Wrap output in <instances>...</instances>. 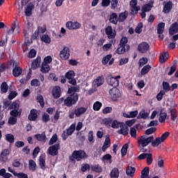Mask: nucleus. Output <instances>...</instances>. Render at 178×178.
<instances>
[{"label": "nucleus", "mask_w": 178, "mask_h": 178, "mask_svg": "<svg viewBox=\"0 0 178 178\" xmlns=\"http://www.w3.org/2000/svg\"><path fill=\"white\" fill-rule=\"evenodd\" d=\"M150 143H152V147H159V144H162V141L161 140L160 138L157 137L154 140V136L147 138L145 135H143L138 140V144L141 145L143 148L147 147L148 144H150Z\"/></svg>", "instance_id": "obj_1"}, {"label": "nucleus", "mask_w": 178, "mask_h": 178, "mask_svg": "<svg viewBox=\"0 0 178 178\" xmlns=\"http://www.w3.org/2000/svg\"><path fill=\"white\" fill-rule=\"evenodd\" d=\"M129 42V39L126 36H123L118 45V49H116V54L118 55H123L125 52H127L130 49V45L127 44Z\"/></svg>", "instance_id": "obj_2"}, {"label": "nucleus", "mask_w": 178, "mask_h": 178, "mask_svg": "<svg viewBox=\"0 0 178 178\" xmlns=\"http://www.w3.org/2000/svg\"><path fill=\"white\" fill-rule=\"evenodd\" d=\"M77 101H79V95L77 93H73L64 99V105L67 106V108H70L73 105H76Z\"/></svg>", "instance_id": "obj_3"}, {"label": "nucleus", "mask_w": 178, "mask_h": 178, "mask_svg": "<svg viewBox=\"0 0 178 178\" xmlns=\"http://www.w3.org/2000/svg\"><path fill=\"white\" fill-rule=\"evenodd\" d=\"M120 75L113 76L112 74H109L106 78V81L108 86H111L113 88H115L119 86V79H121Z\"/></svg>", "instance_id": "obj_4"}, {"label": "nucleus", "mask_w": 178, "mask_h": 178, "mask_svg": "<svg viewBox=\"0 0 178 178\" xmlns=\"http://www.w3.org/2000/svg\"><path fill=\"white\" fill-rule=\"evenodd\" d=\"M59 149H60V143H56L55 145L50 146L47 151L49 152V155H51V156H56V155L59 154Z\"/></svg>", "instance_id": "obj_5"}, {"label": "nucleus", "mask_w": 178, "mask_h": 178, "mask_svg": "<svg viewBox=\"0 0 178 178\" xmlns=\"http://www.w3.org/2000/svg\"><path fill=\"white\" fill-rule=\"evenodd\" d=\"M73 152L77 162L81 161V159H87L88 158V154L84 150H75Z\"/></svg>", "instance_id": "obj_6"}, {"label": "nucleus", "mask_w": 178, "mask_h": 178, "mask_svg": "<svg viewBox=\"0 0 178 178\" xmlns=\"http://www.w3.org/2000/svg\"><path fill=\"white\" fill-rule=\"evenodd\" d=\"M70 57V49L65 46L63 49L60 51V58L63 60H67Z\"/></svg>", "instance_id": "obj_7"}, {"label": "nucleus", "mask_w": 178, "mask_h": 178, "mask_svg": "<svg viewBox=\"0 0 178 178\" xmlns=\"http://www.w3.org/2000/svg\"><path fill=\"white\" fill-rule=\"evenodd\" d=\"M109 94L112 101H118V98H120V90L116 88L111 89Z\"/></svg>", "instance_id": "obj_8"}, {"label": "nucleus", "mask_w": 178, "mask_h": 178, "mask_svg": "<svg viewBox=\"0 0 178 178\" xmlns=\"http://www.w3.org/2000/svg\"><path fill=\"white\" fill-rule=\"evenodd\" d=\"M105 33L109 40H113L116 37V31L111 26L105 28Z\"/></svg>", "instance_id": "obj_9"}, {"label": "nucleus", "mask_w": 178, "mask_h": 178, "mask_svg": "<svg viewBox=\"0 0 178 178\" xmlns=\"http://www.w3.org/2000/svg\"><path fill=\"white\" fill-rule=\"evenodd\" d=\"M65 26L68 30H79L81 27V24L79 22L68 21L66 22Z\"/></svg>", "instance_id": "obj_10"}, {"label": "nucleus", "mask_w": 178, "mask_h": 178, "mask_svg": "<svg viewBox=\"0 0 178 178\" xmlns=\"http://www.w3.org/2000/svg\"><path fill=\"white\" fill-rule=\"evenodd\" d=\"M149 49V44L147 43V42H142L138 46V51L140 52V54H146L148 52Z\"/></svg>", "instance_id": "obj_11"}, {"label": "nucleus", "mask_w": 178, "mask_h": 178, "mask_svg": "<svg viewBox=\"0 0 178 178\" xmlns=\"http://www.w3.org/2000/svg\"><path fill=\"white\" fill-rule=\"evenodd\" d=\"M51 94L55 98V99H58V98H60V95H62V90H60V86H56L53 88Z\"/></svg>", "instance_id": "obj_12"}, {"label": "nucleus", "mask_w": 178, "mask_h": 178, "mask_svg": "<svg viewBox=\"0 0 178 178\" xmlns=\"http://www.w3.org/2000/svg\"><path fill=\"white\" fill-rule=\"evenodd\" d=\"M120 129L118 131V134H122V136L129 135V127H127L124 122L120 123Z\"/></svg>", "instance_id": "obj_13"}, {"label": "nucleus", "mask_w": 178, "mask_h": 178, "mask_svg": "<svg viewBox=\"0 0 178 178\" xmlns=\"http://www.w3.org/2000/svg\"><path fill=\"white\" fill-rule=\"evenodd\" d=\"M10 154V150L8 149H3L0 154V161L1 162H6L8 161V156Z\"/></svg>", "instance_id": "obj_14"}, {"label": "nucleus", "mask_w": 178, "mask_h": 178, "mask_svg": "<svg viewBox=\"0 0 178 178\" xmlns=\"http://www.w3.org/2000/svg\"><path fill=\"white\" fill-rule=\"evenodd\" d=\"M168 33L170 35H175V34H177L178 33V24L177 22L172 23L169 29Z\"/></svg>", "instance_id": "obj_15"}, {"label": "nucleus", "mask_w": 178, "mask_h": 178, "mask_svg": "<svg viewBox=\"0 0 178 178\" xmlns=\"http://www.w3.org/2000/svg\"><path fill=\"white\" fill-rule=\"evenodd\" d=\"M163 5H164L163 8V13H169L172 10V8L173 6V2L170 1L168 2L164 1Z\"/></svg>", "instance_id": "obj_16"}, {"label": "nucleus", "mask_w": 178, "mask_h": 178, "mask_svg": "<svg viewBox=\"0 0 178 178\" xmlns=\"http://www.w3.org/2000/svg\"><path fill=\"white\" fill-rule=\"evenodd\" d=\"M38 118V115H37V109L35 108L31 109L28 116L29 120H30L31 122H35Z\"/></svg>", "instance_id": "obj_17"}, {"label": "nucleus", "mask_w": 178, "mask_h": 178, "mask_svg": "<svg viewBox=\"0 0 178 178\" xmlns=\"http://www.w3.org/2000/svg\"><path fill=\"white\" fill-rule=\"evenodd\" d=\"M165 109L162 108L160 110L159 121L160 123H165L166 118H168V113L164 111Z\"/></svg>", "instance_id": "obj_18"}, {"label": "nucleus", "mask_w": 178, "mask_h": 178, "mask_svg": "<svg viewBox=\"0 0 178 178\" xmlns=\"http://www.w3.org/2000/svg\"><path fill=\"white\" fill-rule=\"evenodd\" d=\"M22 73H23L22 67H20V66H19L18 65H16L13 70V76H14V77H19V76H20Z\"/></svg>", "instance_id": "obj_19"}, {"label": "nucleus", "mask_w": 178, "mask_h": 178, "mask_svg": "<svg viewBox=\"0 0 178 178\" xmlns=\"http://www.w3.org/2000/svg\"><path fill=\"white\" fill-rule=\"evenodd\" d=\"M109 22L112 23V24H118V22H119V19H118V13H112L109 17Z\"/></svg>", "instance_id": "obj_20"}, {"label": "nucleus", "mask_w": 178, "mask_h": 178, "mask_svg": "<svg viewBox=\"0 0 178 178\" xmlns=\"http://www.w3.org/2000/svg\"><path fill=\"white\" fill-rule=\"evenodd\" d=\"M74 111L75 116L76 118H80L83 113H86V112H87V108H86V107H79L76 108Z\"/></svg>", "instance_id": "obj_21"}, {"label": "nucleus", "mask_w": 178, "mask_h": 178, "mask_svg": "<svg viewBox=\"0 0 178 178\" xmlns=\"http://www.w3.org/2000/svg\"><path fill=\"white\" fill-rule=\"evenodd\" d=\"M104 81L105 79H104V76H97V79L94 80L93 84L97 87H100V86H102V84H104Z\"/></svg>", "instance_id": "obj_22"}, {"label": "nucleus", "mask_w": 178, "mask_h": 178, "mask_svg": "<svg viewBox=\"0 0 178 178\" xmlns=\"http://www.w3.org/2000/svg\"><path fill=\"white\" fill-rule=\"evenodd\" d=\"M109 147H111V138L109 137H107L105 138L103 146L102 147V151H103V152H105V151H106V149H108Z\"/></svg>", "instance_id": "obj_23"}, {"label": "nucleus", "mask_w": 178, "mask_h": 178, "mask_svg": "<svg viewBox=\"0 0 178 178\" xmlns=\"http://www.w3.org/2000/svg\"><path fill=\"white\" fill-rule=\"evenodd\" d=\"M168 59H169V53H168V51H165L161 54L159 56L160 63H165L166 60H168Z\"/></svg>", "instance_id": "obj_24"}, {"label": "nucleus", "mask_w": 178, "mask_h": 178, "mask_svg": "<svg viewBox=\"0 0 178 178\" xmlns=\"http://www.w3.org/2000/svg\"><path fill=\"white\" fill-rule=\"evenodd\" d=\"M40 63H41V57L38 56L33 62L31 64V69L33 70H35L37 67H38Z\"/></svg>", "instance_id": "obj_25"}, {"label": "nucleus", "mask_w": 178, "mask_h": 178, "mask_svg": "<svg viewBox=\"0 0 178 178\" xmlns=\"http://www.w3.org/2000/svg\"><path fill=\"white\" fill-rule=\"evenodd\" d=\"M35 138L38 141H45L47 140L45 131H42L41 134H36Z\"/></svg>", "instance_id": "obj_26"}, {"label": "nucleus", "mask_w": 178, "mask_h": 178, "mask_svg": "<svg viewBox=\"0 0 178 178\" xmlns=\"http://www.w3.org/2000/svg\"><path fill=\"white\" fill-rule=\"evenodd\" d=\"M129 13L127 11L120 13L118 16V22H120V23H123V22L127 19Z\"/></svg>", "instance_id": "obj_27"}, {"label": "nucleus", "mask_w": 178, "mask_h": 178, "mask_svg": "<svg viewBox=\"0 0 178 178\" xmlns=\"http://www.w3.org/2000/svg\"><path fill=\"white\" fill-rule=\"evenodd\" d=\"M140 124H135L134 127L130 128V136L133 138H137V130L136 129H138Z\"/></svg>", "instance_id": "obj_28"}, {"label": "nucleus", "mask_w": 178, "mask_h": 178, "mask_svg": "<svg viewBox=\"0 0 178 178\" xmlns=\"http://www.w3.org/2000/svg\"><path fill=\"white\" fill-rule=\"evenodd\" d=\"M39 166L42 170H45L47 167L45 166V156H40L39 157Z\"/></svg>", "instance_id": "obj_29"}, {"label": "nucleus", "mask_w": 178, "mask_h": 178, "mask_svg": "<svg viewBox=\"0 0 178 178\" xmlns=\"http://www.w3.org/2000/svg\"><path fill=\"white\" fill-rule=\"evenodd\" d=\"M50 70H51V67H49V65L42 63V66L40 68V72L42 73H44V74L49 73Z\"/></svg>", "instance_id": "obj_30"}, {"label": "nucleus", "mask_w": 178, "mask_h": 178, "mask_svg": "<svg viewBox=\"0 0 178 178\" xmlns=\"http://www.w3.org/2000/svg\"><path fill=\"white\" fill-rule=\"evenodd\" d=\"M134 173H136V168L134 167H127L126 170V174L127 176H130V177H133L134 176Z\"/></svg>", "instance_id": "obj_31"}, {"label": "nucleus", "mask_w": 178, "mask_h": 178, "mask_svg": "<svg viewBox=\"0 0 178 178\" xmlns=\"http://www.w3.org/2000/svg\"><path fill=\"white\" fill-rule=\"evenodd\" d=\"M10 115L11 116H13L14 118H20V116H22V108H20L19 110L14 109L11 111Z\"/></svg>", "instance_id": "obj_32"}, {"label": "nucleus", "mask_w": 178, "mask_h": 178, "mask_svg": "<svg viewBox=\"0 0 178 178\" xmlns=\"http://www.w3.org/2000/svg\"><path fill=\"white\" fill-rule=\"evenodd\" d=\"M29 170H31L32 172H35L37 163H35V161H34V160L31 159L29 161Z\"/></svg>", "instance_id": "obj_33"}, {"label": "nucleus", "mask_w": 178, "mask_h": 178, "mask_svg": "<svg viewBox=\"0 0 178 178\" xmlns=\"http://www.w3.org/2000/svg\"><path fill=\"white\" fill-rule=\"evenodd\" d=\"M165 31V23L161 22L157 26V34H163Z\"/></svg>", "instance_id": "obj_34"}, {"label": "nucleus", "mask_w": 178, "mask_h": 178, "mask_svg": "<svg viewBox=\"0 0 178 178\" xmlns=\"http://www.w3.org/2000/svg\"><path fill=\"white\" fill-rule=\"evenodd\" d=\"M110 176L111 178H118L119 177V169L118 168H114L111 173Z\"/></svg>", "instance_id": "obj_35"}, {"label": "nucleus", "mask_w": 178, "mask_h": 178, "mask_svg": "<svg viewBox=\"0 0 178 178\" xmlns=\"http://www.w3.org/2000/svg\"><path fill=\"white\" fill-rule=\"evenodd\" d=\"M33 9H34V5L29 4V6H27L26 8L25 9V15L26 16H31V12Z\"/></svg>", "instance_id": "obj_36"}, {"label": "nucleus", "mask_w": 178, "mask_h": 178, "mask_svg": "<svg viewBox=\"0 0 178 178\" xmlns=\"http://www.w3.org/2000/svg\"><path fill=\"white\" fill-rule=\"evenodd\" d=\"M149 175V167H145V168L141 171V176H140V177L149 178V177H148Z\"/></svg>", "instance_id": "obj_37"}, {"label": "nucleus", "mask_w": 178, "mask_h": 178, "mask_svg": "<svg viewBox=\"0 0 178 178\" xmlns=\"http://www.w3.org/2000/svg\"><path fill=\"white\" fill-rule=\"evenodd\" d=\"M149 70H151V65H145L140 71V74L142 76H145V74H147V73H148Z\"/></svg>", "instance_id": "obj_38"}, {"label": "nucleus", "mask_w": 178, "mask_h": 178, "mask_svg": "<svg viewBox=\"0 0 178 178\" xmlns=\"http://www.w3.org/2000/svg\"><path fill=\"white\" fill-rule=\"evenodd\" d=\"M91 170H92V172H95L96 173H101V172H102V167H101L99 165L95 164L91 166Z\"/></svg>", "instance_id": "obj_39"}, {"label": "nucleus", "mask_w": 178, "mask_h": 178, "mask_svg": "<svg viewBox=\"0 0 178 178\" xmlns=\"http://www.w3.org/2000/svg\"><path fill=\"white\" fill-rule=\"evenodd\" d=\"M112 122H113V119L112 118H106L102 120L104 124H105V126H108V127H111Z\"/></svg>", "instance_id": "obj_40"}, {"label": "nucleus", "mask_w": 178, "mask_h": 178, "mask_svg": "<svg viewBox=\"0 0 178 178\" xmlns=\"http://www.w3.org/2000/svg\"><path fill=\"white\" fill-rule=\"evenodd\" d=\"M6 140L10 143V144H13V143H15V136L12 134H6Z\"/></svg>", "instance_id": "obj_41"}, {"label": "nucleus", "mask_w": 178, "mask_h": 178, "mask_svg": "<svg viewBox=\"0 0 178 178\" xmlns=\"http://www.w3.org/2000/svg\"><path fill=\"white\" fill-rule=\"evenodd\" d=\"M162 86H163V91H164L165 92H168V91H170L171 88H170V84H169V82L163 81Z\"/></svg>", "instance_id": "obj_42"}, {"label": "nucleus", "mask_w": 178, "mask_h": 178, "mask_svg": "<svg viewBox=\"0 0 178 178\" xmlns=\"http://www.w3.org/2000/svg\"><path fill=\"white\" fill-rule=\"evenodd\" d=\"M149 116V113H145V111H142L139 113L137 119H147Z\"/></svg>", "instance_id": "obj_43"}, {"label": "nucleus", "mask_w": 178, "mask_h": 178, "mask_svg": "<svg viewBox=\"0 0 178 178\" xmlns=\"http://www.w3.org/2000/svg\"><path fill=\"white\" fill-rule=\"evenodd\" d=\"M127 149H129V144L125 143L121 149V156H126L127 154Z\"/></svg>", "instance_id": "obj_44"}, {"label": "nucleus", "mask_w": 178, "mask_h": 178, "mask_svg": "<svg viewBox=\"0 0 178 178\" xmlns=\"http://www.w3.org/2000/svg\"><path fill=\"white\" fill-rule=\"evenodd\" d=\"M65 76L67 80H70L71 79H74V76H76V74H74V71L69 70L65 73Z\"/></svg>", "instance_id": "obj_45"}, {"label": "nucleus", "mask_w": 178, "mask_h": 178, "mask_svg": "<svg viewBox=\"0 0 178 178\" xmlns=\"http://www.w3.org/2000/svg\"><path fill=\"white\" fill-rule=\"evenodd\" d=\"M102 106V103H101L99 101L95 102L93 104V110L98 111H99V109H101Z\"/></svg>", "instance_id": "obj_46"}, {"label": "nucleus", "mask_w": 178, "mask_h": 178, "mask_svg": "<svg viewBox=\"0 0 178 178\" xmlns=\"http://www.w3.org/2000/svg\"><path fill=\"white\" fill-rule=\"evenodd\" d=\"M147 63H148V58L143 57L139 60L138 66L139 67H143V66L147 65Z\"/></svg>", "instance_id": "obj_47"}, {"label": "nucleus", "mask_w": 178, "mask_h": 178, "mask_svg": "<svg viewBox=\"0 0 178 178\" xmlns=\"http://www.w3.org/2000/svg\"><path fill=\"white\" fill-rule=\"evenodd\" d=\"M41 41L45 42V44H50L51 43V38L48 35H43L41 37Z\"/></svg>", "instance_id": "obj_48"}, {"label": "nucleus", "mask_w": 178, "mask_h": 178, "mask_svg": "<svg viewBox=\"0 0 178 178\" xmlns=\"http://www.w3.org/2000/svg\"><path fill=\"white\" fill-rule=\"evenodd\" d=\"M9 86H8V83L3 82L1 85V92H8V90Z\"/></svg>", "instance_id": "obj_49"}, {"label": "nucleus", "mask_w": 178, "mask_h": 178, "mask_svg": "<svg viewBox=\"0 0 178 178\" xmlns=\"http://www.w3.org/2000/svg\"><path fill=\"white\" fill-rule=\"evenodd\" d=\"M120 122L118 121V120H114L111 122V127L112 129H119L120 127Z\"/></svg>", "instance_id": "obj_50"}, {"label": "nucleus", "mask_w": 178, "mask_h": 178, "mask_svg": "<svg viewBox=\"0 0 178 178\" xmlns=\"http://www.w3.org/2000/svg\"><path fill=\"white\" fill-rule=\"evenodd\" d=\"M111 59H112V54H108L103 58L102 62L104 65H107L108 62H109V60H111Z\"/></svg>", "instance_id": "obj_51"}, {"label": "nucleus", "mask_w": 178, "mask_h": 178, "mask_svg": "<svg viewBox=\"0 0 178 178\" xmlns=\"http://www.w3.org/2000/svg\"><path fill=\"white\" fill-rule=\"evenodd\" d=\"M37 101L38 102H39L42 108H44V106H45V102H44V97H42V95L38 96Z\"/></svg>", "instance_id": "obj_52"}, {"label": "nucleus", "mask_w": 178, "mask_h": 178, "mask_svg": "<svg viewBox=\"0 0 178 178\" xmlns=\"http://www.w3.org/2000/svg\"><path fill=\"white\" fill-rule=\"evenodd\" d=\"M152 8H154V6H152V4H145L143 6L142 8V10H144V12H149V10H151V9H152Z\"/></svg>", "instance_id": "obj_53"}, {"label": "nucleus", "mask_w": 178, "mask_h": 178, "mask_svg": "<svg viewBox=\"0 0 178 178\" xmlns=\"http://www.w3.org/2000/svg\"><path fill=\"white\" fill-rule=\"evenodd\" d=\"M58 141V135L54 134L49 141V145H54Z\"/></svg>", "instance_id": "obj_54"}, {"label": "nucleus", "mask_w": 178, "mask_h": 178, "mask_svg": "<svg viewBox=\"0 0 178 178\" xmlns=\"http://www.w3.org/2000/svg\"><path fill=\"white\" fill-rule=\"evenodd\" d=\"M170 115H171V119L175 122L176 120V118H177V115L176 114L177 112V110L176 108L172 109L170 111Z\"/></svg>", "instance_id": "obj_55"}, {"label": "nucleus", "mask_w": 178, "mask_h": 178, "mask_svg": "<svg viewBox=\"0 0 178 178\" xmlns=\"http://www.w3.org/2000/svg\"><path fill=\"white\" fill-rule=\"evenodd\" d=\"M146 161L147 165H151V163L154 162V159L152 158V154L151 153L147 154L146 157Z\"/></svg>", "instance_id": "obj_56"}, {"label": "nucleus", "mask_w": 178, "mask_h": 178, "mask_svg": "<svg viewBox=\"0 0 178 178\" xmlns=\"http://www.w3.org/2000/svg\"><path fill=\"white\" fill-rule=\"evenodd\" d=\"M169 136H170V133H169V131H166L164 134H163L161 135L160 138V140L162 143L165 142V140H166V138H168V137H169Z\"/></svg>", "instance_id": "obj_57"}, {"label": "nucleus", "mask_w": 178, "mask_h": 178, "mask_svg": "<svg viewBox=\"0 0 178 178\" xmlns=\"http://www.w3.org/2000/svg\"><path fill=\"white\" fill-rule=\"evenodd\" d=\"M31 86L33 87H39V86H41V83L38 79H34L31 81Z\"/></svg>", "instance_id": "obj_58"}, {"label": "nucleus", "mask_w": 178, "mask_h": 178, "mask_svg": "<svg viewBox=\"0 0 178 178\" xmlns=\"http://www.w3.org/2000/svg\"><path fill=\"white\" fill-rule=\"evenodd\" d=\"M156 131V127H151L147 129L145 131L146 136H149V134H152L153 133H155Z\"/></svg>", "instance_id": "obj_59"}, {"label": "nucleus", "mask_w": 178, "mask_h": 178, "mask_svg": "<svg viewBox=\"0 0 178 178\" xmlns=\"http://www.w3.org/2000/svg\"><path fill=\"white\" fill-rule=\"evenodd\" d=\"M165 91H163V90H160V92L157 94V95H156V99H157V101H161V99H163V95H165Z\"/></svg>", "instance_id": "obj_60"}, {"label": "nucleus", "mask_w": 178, "mask_h": 178, "mask_svg": "<svg viewBox=\"0 0 178 178\" xmlns=\"http://www.w3.org/2000/svg\"><path fill=\"white\" fill-rule=\"evenodd\" d=\"M51 62H52V57L51 56H47L44 57L42 63L44 65H48L49 63H51Z\"/></svg>", "instance_id": "obj_61"}, {"label": "nucleus", "mask_w": 178, "mask_h": 178, "mask_svg": "<svg viewBox=\"0 0 178 178\" xmlns=\"http://www.w3.org/2000/svg\"><path fill=\"white\" fill-rule=\"evenodd\" d=\"M143 22H140L138 24L136 28L135 29V32L137 33V34H140L141 31H143Z\"/></svg>", "instance_id": "obj_62"}, {"label": "nucleus", "mask_w": 178, "mask_h": 178, "mask_svg": "<svg viewBox=\"0 0 178 178\" xmlns=\"http://www.w3.org/2000/svg\"><path fill=\"white\" fill-rule=\"evenodd\" d=\"M88 141L89 143H94L95 140H94V131H90L88 133Z\"/></svg>", "instance_id": "obj_63"}, {"label": "nucleus", "mask_w": 178, "mask_h": 178, "mask_svg": "<svg viewBox=\"0 0 178 178\" xmlns=\"http://www.w3.org/2000/svg\"><path fill=\"white\" fill-rule=\"evenodd\" d=\"M112 113V107L107 106L102 110V113L104 115H108V113Z\"/></svg>", "instance_id": "obj_64"}]
</instances>
